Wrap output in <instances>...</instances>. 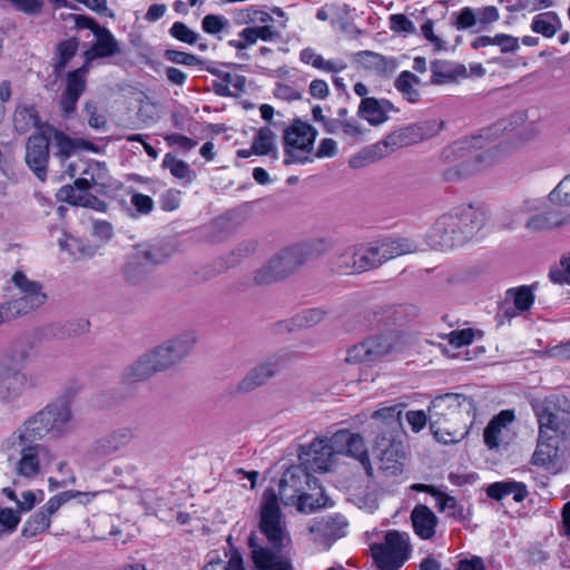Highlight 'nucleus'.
I'll return each mask as SVG.
<instances>
[{
	"label": "nucleus",
	"instance_id": "obj_49",
	"mask_svg": "<svg viewBox=\"0 0 570 570\" xmlns=\"http://www.w3.org/2000/svg\"><path fill=\"white\" fill-rule=\"evenodd\" d=\"M20 523V513L10 508H0V540L13 533Z\"/></svg>",
	"mask_w": 570,
	"mask_h": 570
},
{
	"label": "nucleus",
	"instance_id": "obj_9",
	"mask_svg": "<svg viewBox=\"0 0 570 570\" xmlns=\"http://www.w3.org/2000/svg\"><path fill=\"white\" fill-rule=\"evenodd\" d=\"M411 550L409 534L396 530L387 531L384 542L371 546L373 560L380 570H399L410 558Z\"/></svg>",
	"mask_w": 570,
	"mask_h": 570
},
{
	"label": "nucleus",
	"instance_id": "obj_54",
	"mask_svg": "<svg viewBox=\"0 0 570 570\" xmlns=\"http://www.w3.org/2000/svg\"><path fill=\"white\" fill-rule=\"evenodd\" d=\"M169 33L175 39L186 42L188 45H195L198 41L199 35L189 29L184 22L176 21L169 29Z\"/></svg>",
	"mask_w": 570,
	"mask_h": 570
},
{
	"label": "nucleus",
	"instance_id": "obj_64",
	"mask_svg": "<svg viewBox=\"0 0 570 570\" xmlns=\"http://www.w3.org/2000/svg\"><path fill=\"white\" fill-rule=\"evenodd\" d=\"M478 22L476 14L471 8H464L456 17L455 27L459 30L469 29Z\"/></svg>",
	"mask_w": 570,
	"mask_h": 570
},
{
	"label": "nucleus",
	"instance_id": "obj_34",
	"mask_svg": "<svg viewBox=\"0 0 570 570\" xmlns=\"http://www.w3.org/2000/svg\"><path fill=\"white\" fill-rule=\"evenodd\" d=\"M489 498L502 501L509 495H512L515 502H522L527 495L528 490L524 483L518 481H501L490 484L487 489Z\"/></svg>",
	"mask_w": 570,
	"mask_h": 570
},
{
	"label": "nucleus",
	"instance_id": "obj_3",
	"mask_svg": "<svg viewBox=\"0 0 570 570\" xmlns=\"http://www.w3.org/2000/svg\"><path fill=\"white\" fill-rule=\"evenodd\" d=\"M327 249L328 244L324 239H315L285 248L255 272L254 281L257 284H269L282 279L308 259L323 255Z\"/></svg>",
	"mask_w": 570,
	"mask_h": 570
},
{
	"label": "nucleus",
	"instance_id": "obj_20",
	"mask_svg": "<svg viewBox=\"0 0 570 570\" xmlns=\"http://www.w3.org/2000/svg\"><path fill=\"white\" fill-rule=\"evenodd\" d=\"M27 377L17 360L0 358V393L8 399L17 397L26 386Z\"/></svg>",
	"mask_w": 570,
	"mask_h": 570
},
{
	"label": "nucleus",
	"instance_id": "obj_37",
	"mask_svg": "<svg viewBox=\"0 0 570 570\" xmlns=\"http://www.w3.org/2000/svg\"><path fill=\"white\" fill-rule=\"evenodd\" d=\"M421 83V80L411 71H402L394 81L395 89L403 96L405 100L411 104H416L421 99V94L416 89V86Z\"/></svg>",
	"mask_w": 570,
	"mask_h": 570
},
{
	"label": "nucleus",
	"instance_id": "obj_58",
	"mask_svg": "<svg viewBox=\"0 0 570 570\" xmlns=\"http://www.w3.org/2000/svg\"><path fill=\"white\" fill-rule=\"evenodd\" d=\"M228 27V20L218 14H207L203 18L202 28L206 33L216 35Z\"/></svg>",
	"mask_w": 570,
	"mask_h": 570
},
{
	"label": "nucleus",
	"instance_id": "obj_5",
	"mask_svg": "<svg viewBox=\"0 0 570 570\" xmlns=\"http://www.w3.org/2000/svg\"><path fill=\"white\" fill-rule=\"evenodd\" d=\"M478 141V138H473L470 141L456 142L451 147L452 153L462 158V161L444 170L443 177L446 181L454 183L474 175L491 166L499 158L500 149L498 147L480 151L475 149Z\"/></svg>",
	"mask_w": 570,
	"mask_h": 570
},
{
	"label": "nucleus",
	"instance_id": "obj_39",
	"mask_svg": "<svg viewBox=\"0 0 570 570\" xmlns=\"http://www.w3.org/2000/svg\"><path fill=\"white\" fill-rule=\"evenodd\" d=\"M197 338L193 332L181 333L165 342L177 363L185 358L193 350Z\"/></svg>",
	"mask_w": 570,
	"mask_h": 570
},
{
	"label": "nucleus",
	"instance_id": "obj_56",
	"mask_svg": "<svg viewBox=\"0 0 570 570\" xmlns=\"http://www.w3.org/2000/svg\"><path fill=\"white\" fill-rule=\"evenodd\" d=\"M549 277L553 283L570 284V252L561 257L559 267L550 271Z\"/></svg>",
	"mask_w": 570,
	"mask_h": 570
},
{
	"label": "nucleus",
	"instance_id": "obj_51",
	"mask_svg": "<svg viewBox=\"0 0 570 570\" xmlns=\"http://www.w3.org/2000/svg\"><path fill=\"white\" fill-rule=\"evenodd\" d=\"M326 312L321 308H308L296 314L293 322L298 327H309L324 320Z\"/></svg>",
	"mask_w": 570,
	"mask_h": 570
},
{
	"label": "nucleus",
	"instance_id": "obj_60",
	"mask_svg": "<svg viewBox=\"0 0 570 570\" xmlns=\"http://www.w3.org/2000/svg\"><path fill=\"white\" fill-rule=\"evenodd\" d=\"M203 570H245L240 557H232L228 560L209 561Z\"/></svg>",
	"mask_w": 570,
	"mask_h": 570
},
{
	"label": "nucleus",
	"instance_id": "obj_50",
	"mask_svg": "<svg viewBox=\"0 0 570 570\" xmlns=\"http://www.w3.org/2000/svg\"><path fill=\"white\" fill-rule=\"evenodd\" d=\"M439 511H448V517L453 519L463 518V507L460 505L456 499L440 491V495L435 499Z\"/></svg>",
	"mask_w": 570,
	"mask_h": 570
},
{
	"label": "nucleus",
	"instance_id": "obj_40",
	"mask_svg": "<svg viewBox=\"0 0 570 570\" xmlns=\"http://www.w3.org/2000/svg\"><path fill=\"white\" fill-rule=\"evenodd\" d=\"M275 138L276 136L269 127L259 128L252 144L254 154L258 156L271 155L272 158L276 159Z\"/></svg>",
	"mask_w": 570,
	"mask_h": 570
},
{
	"label": "nucleus",
	"instance_id": "obj_47",
	"mask_svg": "<svg viewBox=\"0 0 570 570\" xmlns=\"http://www.w3.org/2000/svg\"><path fill=\"white\" fill-rule=\"evenodd\" d=\"M156 371L164 372L178 364L165 343L146 352Z\"/></svg>",
	"mask_w": 570,
	"mask_h": 570
},
{
	"label": "nucleus",
	"instance_id": "obj_38",
	"mask_svg": "<svg viewBox=\"0 0 570 570\" xmlns=\"http://www.w3.org/2000/svg\"><path fill=\"white\" fill-rule=\"evenodd\" d=\"M53 138L57 148L55 155L59 157L62 163L66 161L78 147H83L88 150L94 149L92 142L83 139L73 140L61 131H55Z\"/></svg>",
	"mask_w": 570,
	"mask_h": 570
},
{
	"label": "nucleus",
	"instance_id": "obj_31",
	"mask_svg": "<svg viewBox=\"0 0 570 570\" xmlns=\"http://www.w3.org/2000/svg\"><path fill=\"white\" fill-rule=\"evenodd\" d=\"M328 498L324 494L323 488L316 481L305 493L297 495L291 505H295L297 511L302 513H313L316 510L326 507Z\"/></svg>",
	"mask_w": 570,
	"mask_h": 570
},
{
	"label": "nucleus",
	"instance_id": "obj_59",
	"mask_svg": "<svg viewBox=\"0 0 570 570\" xmlns=\"http://www.w3.org/2000/svg\"><path fill=\"white\" fill-rule=\"evenodd\" d=\"M390 28L399 33H414V23L404 14L396 13L390 17Z\"/></svg>",
	"mask_w": 570,
	"mask_h": 570
},
{
	"label": "nucleus",
	"instance_id": "obj_27",
	"mask_svg": "<svg viewBox=\"0 0 570 570\" xmlns=\"http://www.w3.org/2000/svg\"><path fill=\"white\" fill-rule=\"evenodd\" d=\"M96 40L91 47L85 52L86 62L98 58H109L120 53V46L114 35L106 28L101 27L94 33Z\"/></svg>",
	"mask_w": 570,
	"mask_h": 570
},
{
	"label": "nucleus",
	"instance_id": "obj_22",
	"mask_svg": "<svg viewBox=\"0 0 570 570\" xmlns=\"http://www.w3.org/2000/svg\"><path fill=\"white\" fill-rule=\"evenodd\" d=\"M332 443L336 445L338 454L351 455L357 459L367 471L371 470L367 450L360 434L340 430L332 435Z\"/></svg>",
	"mask_w": 570,
	"mask_h": 570
},
{
	"label": "nucleus",
	"instance_id": "obj_24",
	"mask_svg": "<svg viewBox=\"0 0 570 570\" xmlns=\"http://www.w3.org/2000/svg\"><path fill=\"white\" fill-rule=\"evenodd\" d=\"M347 521L341 514L322 518L309 525V533L314 534V541L330 546L333 541L346 533Z\"/></svg>",
	"mask_w": 570,
	"mask_h": 570
},
{
	"label": "nucleus",
	"instance_id": "obj_26",
	"mask_svg": "<svg viewBox=\"0 0 570 570\" xmlns=\"http://www.w3.org/2000/svg\"><path fill=\"white\" fill-rule=\"evenodd\" d=\"M361 245H350L333 255L330 259L331 269L337 274L351 275L364 272L360 263Z\"/></svg>",
	"mask_w": 570,
	"mask_h": 570
},
{
	"label": "nucleus",
	"instance_id": "obj_32",
	"mask_svg": "<svg viewBox=\"0 0 570 570\" xmlns=\"http://www.w3.org/2000/svg\"><path fill=\"white\" fill-rule=\"evenodd\" d=\"M431 83L444 85L455 81L459 77L466 76V68L461 63H452L443 60H435L431 63Z\"/></svg>",
	"mask_w": 570,
	"mask_h": 570
},
{
	"label": "nucleus",
	"instance_id": "obj_23",
	"mask_svg": "<svg viewBox=\"0 0 570 570\" xmlns=\"http://www.w3.org/2000/svg\"><path fill=\"white\" fill-rule=\"evenodd\" d=\"M403 144V134L394 132L387 136L384 140L372 145L371 147L364 149L356 156H353L348 164L352 168H361L371 163H374L385 156H387L392 150L400 147Z\"/></svg>",
	"mask_w": 570,
	"mask_h": 570
},
{
	"label": "nucleus",
	"instance_id": "obj_53",
	"mask_svg": "<svg viewBox=\"0 0 570 570\" xmlns=\"http://www.w3.org/2000/svg\"><path fill=\"white\" fill-rule=\"evenodd\" d=\"M551 203L570 206V175L566 176L549 194Z\"/></svg>",
	"mask_w": 570,
	"mask_h": 570
},
{
	"label": "nucleus",
	"instance_id": "obj_44",
	"mask_svg": "<svg viewBox=\"0 0 570 570\" xmlns=\"http://www.w3.org/2000/svg\"><path fill=\"white\" fill-rule=\"evenodd\" d=\"M402 412L403 405L394 404L379 409L372 414V419L382 421L389 431H397L401 428Z\"/></svg>",
	"mask_w": 570,
	"mask_h": 570
},
{
	"label": "nucleus",
	"instance_id": "obj_30",
	"mask_svg": "<svg viewBox=\"0 0 570 570\" xmlns=\"http://www.w3.org/2000/svg\"><path fill=\"white\" fill-rule=\"evenodd\" d=\"M357 56L358 61L365 69L373 71L379 76L391 75L396 70L399 66L396 58L386 57L373 51H361Z\"/></svg>",
	"mask_w": 570,
	"mask_h": 570
},
{
	"label": "nucleus",
	"instance_id": "obj_43",
	"mask_svg": "<svg viewBox=\"0 0 570 570\" xmlns=\"http://www.w3.org/2000/svg\"><path fill=\"white\" fill-rule=\"evenodd\" d=\"M560 27V19L557 16V13L552 11L543 12L535 16L531 23V29L534 32L541 33L547 38L553 37Z\"/></svg>",
	"mask_w": 570,
	"mask_h": 570
},
{
	"label": "nucleus",
	"instance_id": "obj_48",
	"mask_svg": "<svg viewBox=\"0 0 570 570\" xmlns=\"http://www.w3.org/2000/svg\"><path fill=\"white\" fill-rule=\"evenodd\" d=\"M532 288L533 286H520L508 289L507 296L513 299L514 307L519 312H525L532 306L534 302Z\"/></svg>",
	"mask_w": 570,
	"mask_h": 570
},
{
	"label": "nucleus",
	"instance_id": "obj_61",
	"mask_svg": "<svg viewBox=\"0 0 570 570\" xmlns=\"http://www.w3.org/2000/svg\"><path fill=\"white\" fill-rule=\"evenodd\" d=\"M449 343L455 347H462L473 342L474 332L472 328L452 331L449 335Z\"/></svg>",
	"mask_w": 570,
	"mask_h": 570
},
{
	"label": "nucleus",
	"instance_id": "obj_55",
	"mask_svg": "<svg viewBox=\"0 0 570 570\" xmlns=\"http://www.w3.org/2000/svg\"><path fill=\"white\" fill-rule=\"evenodd\" d=\"M164 57L166 60L177 65L198 66L203 63L197 56L174 49H167Z\"/></svg>",
	"mask_w": 570,
	"mask_h": 570
},
{
	"label": "nucleus",
	"instance_id": "obj_63",
	"mask_svg": "<svg viewBox=\"0 0 570 570\" xmlns=\"http://www.w3.org/2000/svg\"><path fill=\"white\" fill-rule=\"evenodd\" d=\"M180 205V193L175 189H169L160 197V206L164 210L171 212Z\"/></svg>",
	"mask_w": 570,
	"mask_h": 570
},
{
	"label": "nucleus",
	"instance_id": "obj_36",
	"mask_svg": "<svg viewBox=\"0 0 570 570\" xmlns=\"http://www.w3.org/2000/svg\"><path fill=\"white\" fill-rule=\"evenodd\" d=\"M79 42L76 38L60 41L56 47V56L52 59L53 75L59 78L69 61L76 56Z\"/></svg>",
	"mask_w": 570,
	"mask_h": 570
},
{
	"label": "nucleus",
	"instance_id": "obj_42",
	"mask_svg": "<svg viewBox=\"0 0 570 570\" xmlns=\"http://www.w3.org/2000/svg\"><path fill=\"white\" fill-rule=\"evenodd\" d=\"M39 116L33 106H19L13 114V125L18 132L23 134L38 127Z\"/></svg>",
	"mask_w": 570,
	"mask_h": 570
},
{
	"label": "nucleus",
	"instance_id": "obj_6",
	"mask_svg": "<svg viewBox=\"0 0 570 570\" xmlns=\"http://www.w3.org/2000/svg\"><path fill=\"white\" fill-rule=\"evenodd\" d=\"M259 529L266 538L267 548L275 553H283V550L292 543L291 535L282 519L277 494L273 489L265 490L263 494Z\"/></svg>",
	"mask_w": 570,
	"mask_h": 570
},
{
	"label": "nucleus",
	"instance_id": "obj_52",
	"mask_svg": "<svg viewBox=\"0 0 570 570\" xmlns=\"http://www.w3.org/2000/svg\"><path fill=\"white\" fill-rule=\"evenodd\" d=\"M559 224L560 222L551 213H543L530 217L525 226L534 232H543L552 229Z\"/></svg>",
	"mask_w": 570,
	"mask_h": 570
},
{
	"label": "nucleus",
	"instance_id": "obj_10",
	"mask_svg": "<svg viewBox=\"0 0 570 570\" xmlns=\"http://www.w3.org/2000/svg\"><path fill=\"white\" fill-rule=\"evenodd\" d=\"M399 341L394 332L370 336L347 348L344 363L357 365L375 362L395 351Z\"/></svg>",
	"mask_w": 570,
	"mask_h": 570
},
{
	"label": "nucleus",
	"instance_id": "obj_13",
	"mask_svg": "<svg viewBox=\"0 0 570 570\" xmlns=\"http://www.w3.org/2000/svg\"><path fill=\"white\" fill-rule=\"evenodd\" d=\"M82 494L83 493L80 491L69 490L50 498L38 512L27 520L22 529V535L24 538H32L48 530L51 515H53L62 504Z\"/></svg>",
	"mask_w": 570,
	"mask_h": 570
},
{
	"label": "nucleus",
	"instance_id": "obj_62",
	"mask_svg": "<svg viewBox=\"0 0 570 570\" xmlns=\"http://www.w3.org/2000/svg\"><path fill=\"white\" fill-rule=\"evenodd\" d=\"M493 45L500 46L503 53L514 52L519 48V40L510 35L499 33L493 37Z\"/></svg>",
	"mask_w": 570,
	"mask_h": 570
},
{
	"label": "nucleus",
	"instance_id": "obj_25",
	"mask_svg": "<svg viewBox=\"0 0 570 570\" xmlns=\"http://www.w3.org/2000/svg\"><path fill=\"white\" fill-rule=\"evenodd\" d=\"M134 436L130 428H119L96 440L91 453L97 459L107 458L128 445Z\"/></svg>",
	"mask_w": 570,
	"mask_h": 570
},
{
	"label": "nucleus",
	"instance_id": "obj_4",
	"mask_svg": "<svg viewBox=\"0 0 570 570\" xmlns=\"http://www.w3.org/2000/svg\"><path fill=\"white\" fill-rule=\"evenodd\" d=\"M468 399L461 394L446 393L436 396L430 403L428 409L430 430L434 438L444 444L456 443L465 438L468 429L465 425L462 428H453L452 420L461 416L462 403Z\"/></svg>",
	"mask_w": 570,
	"mask_h": 570
},
{
	"label": "nucleus",
	"instance_id": "obj_29",
	"mask_svg": "<svg viewBox=\"0 0 570 570\" xmlns=\"http://www.w3.org/2000/svg\"><path fill=\"white\" fill-rule=\"evenodd\" d=\"M411 521L414 532L423 540H429L435 534L438 517L424 504H417L411 512Z\"/></svg>",
	"mask_w": 570,
	"mask_h": 570
},
{
	"label": "nucleus",
	"instance_id": "obj_17",
	"mask_svg": "<svg viewBox=\"0 0 570 570\" xmlns=\"http://www.w3.org/2000/svg\"><path fill=\"white\" fill-rule=\"evenodd\" d=\"M285 363L286 358L284 354H275L267 357L264 362L250 370L238 383V391L249 392L265 384L284 367Z\"/></svg>",
	"mask_w": 570,
	"mask_h": 570
},
{
	"label": "nucleus",
	"instance_id": "obj_1",
	"mask_svg": "<svg viewBox=\"0 0 570 570\" xmlns=\"http://www.w3.org/2000/svg\"><path fill=\"white\" fill-rule=\"evenodd\" d=\"M71 419L69 404L57 401L28 416L2 441L1 451L12 462L17 478L32 481L43 473L56 460V453L42 441L47 435H65Z\"/></svg>",
	"mask_w": 570,
	"mask_h": 570
},
{
	"label": "nucleus",
	"instance_id": "obj_45",
	"mask_svg": "<svg viewBox=\"0 0 570 570\" xmlns=\"http://www.w3.org/2000/svg\"><path fill=\"white\" fill-rule=\"evenodd\" d=\"M163 167L165 169H169L170 174L178 178L185 179L187 183H190L196 177L194 170L190 169L189 165L180 159H177L171 154H166L163 159Z\"/></svg>",
	"mask_w": 570,
	"mask_h": 570
},
{
	"label": "nucleus",
	"instance_id": "obj_21",
	"mask_svg": "<svg viewBox=\"0 0 570 570\" xmlns=\"http://www.w3.org/2000/svg\"><path fill=\"white\" fill-rule=\"evenodd\" d=\"M252 559L257 570H295L291 558L284 553H275L267 547L256 543L254 535L248 539Z\"/></svg>",
	"mask_w": 570,
	"mask_h": 570
},
{
	"label": "nucleus",
	"instance_id": "obj_33",
	"mask_svg": "<svg viewBox=\"0 0 570 570\" xmlns=\"http://www.w3.org/2000/svg\"><path fill=\"white\" fill-rule=\"evenodd\" d=\"M562 436L549 433L543 435L539 429L538 445L533 453L534 464L548 465L554 461L559 451V441Z\"/></svg>",
	"mask_w": 570,
	"mask_h": 570
},
{
	"label": "nucleus",
	"instance_id": "obj_18",
	"mask_svg": "<svg viewBox=\"0 0 570 570\" xmlns=\"http://www.w3.org/2000/svg\"><path fill=\"white\" fill-rule=\"evenodd\" d=\"M88 70L89 65L86 62L80 68L67 73L66 88L60 97V108L65 116L75 112L77 102L86 90Z\"/></svg>",
	"mask_w": 570,
	"mask_h": 570
},
{
	"label": "nucleus",
	"instance_id": "obj_14",
	"mask_svg": "<svg viewBox=\"0 0 570 570\" xmlns=\"http://www.w3.org/2000/svg\"><path fill=\"white\" fill-rule=\"evenodd\" d=\"M318 481L303 464L292 465L282 475L278 488L279 498L284 504H292L297 495L309 490Z\"/></svg>",
	"mask_w": 570,
	"mask_h": 570
},
{
	"label": "nucleus",
	"instance_id": "obj_8",
	"mask_svg": "<svg viewBox=\"0 0 570 570\" xmlns=\"http://www.w3.org/2000/svg\"><path fill=\"white\" fill-rule=\"evenodd\" d=\"M533 409L543 435L548 432L559 436L570 433V400L566 396L546 397Z\"/></svg>",
	"mask_w": 570,
	"mask_h": 570
},
{
	"label": "nucleus",
	"instance_id": "obj_12",
	"mask_svg": "<svg viewBox=\"0 0 570 570\" xmlns=\"http://www.w3.org/2000/svg\"><path fill=\"white\" fill-rule=\"evenodd\" d=\"M12 283L21 294L20 297L4 303L12 317L28 314L46 303L47 295L42 291V285L29 279L23 272L17 271L12 276Z\"/></svg>",
	"mask_w": 570,
	"mask_h": 570
},
{
	"label": "nucleus",
	"instance_id": "obj_15",
	"mask_svg": "<svg viewBox=\"0 0 570 570\" xmlns=\"http://www.w3.org/2000/svg\"><path fill=\"white\" fill-rule=\"evenodd\" d=\"M337 448L330 439H315L307 449H302L299 459L302 464L313 472H326L330 470Z\"/></svg>",
	"mask_w": 570,
	"mask_h": 570
},
{
	"label": "nucleus",
	"instance_id": "obj_7",
	"mask_svg": "<svg viewBox=\"0 0 570 570\" xmlns=\"http://www.w3.org/2000/svg\"><path fill=\"white\" fill-rule=\"evenodd\" d=\"M360 245V263L364 272L377 268L395 257L417 252V244L406 237L386 238Z\"/></svg>",
	"mask_w": 570,
	"mask_h": 570
},
{
	"label": "nucleus",
	"instance_id": "obj_28",
	"mask_svg": "<svg viewBox=\"0 0 570 570\" xmlns=\"http://www.w3.org/2000/svg\"><path fill=\"white\" fill-rule=\"evenodd\" d=\"M393 110L394 106L390 100L368 97L362 99L357 115L372 126H379L389 119L387 114Z\"/></svg>",
	"mask_w": 570,
	"mask_h": 570
},
{
	"label": "nucleus",
	"instance_id": "obj_57",
	"mask_svg": "<svg viewBox=\"0 0 570 570\" xmlns=\"http://www.w3.org/2000/svg\"><path fill=\"white\" fill-rule=\"evenodd\" d=\"M236 21L238 23H256V22L267 23V22L272 21V17L269 13H267L265 11L255 10V9L249 8V9L240 10L236 14Z\"/></svg>",
	"mask_w": 570,
	"mask_h": 570
},
{
	"label": "nucleus",
	"instance_id": "obj_46",
	"mask_svg": "<svg viewBox=\"0 0 570 570\" xmlns=\"http://www.w3.org/2000/svg\"><path fill=\"white\" fill-rule=\"evenodd\" d=\"M163 262L161 255L158 250L145 249L136 254L135 261L129 263L126 267V276L132 282L137 283L139 279L134 274L135 266L156 265Z\"/></svg>",
	"mask_w": 570,
	"mask_h": 570
},
{
	"label": "nucleus",
	"instance_id": "obj_35",
	"mask_svg": "<svg viewBox=\"0 0 570 570\" xmlns=\"http://www.w3.org/2000/svg\"><path fill=\"white\" fill-rule=\"evenodd\" d=\"M158 373L147 353L140 355L134 363L127 366L122 372L125 383H138L150 379Z\"/></svg>",
	"mask_w": 570,
	"mask_h": 570
},
{
	"label": "nucleus",
	"instance_id": "obj_19",
	"mask_svg": "<svg viewBox=\"0 0 570 570\" xmlns=\"http://www.w3.org/2000/svg\"><path fill=\"white\" fill-rule=\"evenodd\" d=\"M49 138L40 132L31 135L26 146V163L35 175L45 180L49 160Z\"/></svg>",
	"mask_w": 570,
	"mask_h": 570
},
{
	"label": "nucleus",
	"instance_id": "obj_16",
	"mask_svg": "<svg viewBox=\"0 0 570 570\" xmlns=\"http://www.w3.org/2000/svg\"><path fill=\"white\" fill-rule=\"evenodd\" d=\"M94 175L90 178L81 177L75 180L73 186H62L58 190V198L71 205L89 207L97 210H105L106 204L89 193Z\"/></svg>",
	"mask_w": 570,
	"mask_h": 570
},
{
	"label": "nucleus",
	"instance_id": "obj_41",
	"mask_svg": "<svg viewBox=\"0 0 570 570\" xmlns=\"http://www.w3.org/2000/svg\"><path fill=\"white\" fill-rule=\"evenodd\" d=\"M299 59L304 63H311L314 68L328 72H338L346 68L343 61L325 60L321 55H317L312 48H305L299 53Z\"/></svg>",
	"mask_w": 570,
	"mask_h": 570
},
{
	"label": "nucleus",
	"instance_id": "obj_2",
	"mask_svg": "<svg viewBox=\"0 0 570 570\" xmlns=\"http://www.w3.org/2000/svg\"><path fill=\"white\" fill-rule=\"evenodd\" d=\"M480 214L472 207L456 208L440 216L426 234L428 245L449 250L465 244L481 228Z\"/></svg>",
	"mask_w": 570,
	"mask_h": 570
},
{
	"label": "nucleus",
	"instance_id": "obj_11",
	"mask_svg": "<svg viewBox=\"0 0 570 570\" xmlns=\"http://www.w3.org/2000/svg\"><path fill=\"white\" fill-rule=\"evenodd\" d=\"M316 136L317 130L313 126L302 121L301 119H295L284 131V164L291 165L312 161L307 156H297L293 149L311 153L313 150Z\"/></svg>",
	"mask_w": 570,
	"mask_h": 570
}]
</instances>
